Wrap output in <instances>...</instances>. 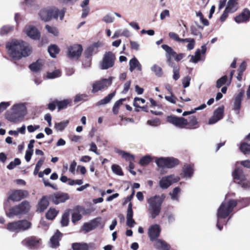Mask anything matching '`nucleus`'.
Here are the masks:
<instances>
[{
	"label": "nucleus",
	"mask_w": 250,
	"mask_h": 250,
	"mask_svg": "<svg viewBox=\"0 0 250 250\" xmlns=\"http://www.w3.org/2000/svg\"><path fill=\"white\" fill-rule=\"evenodd\" d=\"M6 47L9 55L14 60L27 57L32 52L31 47L22 40H12L7 43Z\"/></svg>",
	"instance_id": "f257e3e1"
},
{
	"label": "nucleus",
	"mask_w": 250,
	"mask_h": 250,
	"mask_svg": "<svg viewBox=\"0 0 250 250\" xmlns=\"http://www.w3.org/2000/svg\"><path fill=\"white\" fill-rule=\"evenodd\" d=\"M240 200H230L228 202H223L218 208L217 212V222L216 226L220 230L223 228L222 220L228 217L233 211L234 207H236Z\"/></svg>",
	"instance_id": "f03ea898"
},
{
	"label": "nucleus",
	"mask_w": 250,
	"mask_h": 250,
	"mask_svg": "<svg viewBox=\"0 0 250 250\" xmlns=\"http://www.w3.org/2000/svg\"><path fill=\"white\" fill-rule=\"evenodd\" d=\"M165 198V196L162 194L152 196L147 200L148 204L147 211L149 218L154 219L159 215Z\"/></svg>",
	"instance_id": "7ed1b4c3"
},
{
	"label": "nucleus",
	"mask_w": 250,
	"mask_h": 250,
	"mask_svg": "<svg viewBox=\"0 0 250 250\" xmlns=\"http://www.w3.org/2000/svg\"><path fill=\"white\" fill-rule=\"evenodd\" d=\"M65 12L64 9L59 10L56 7H51L41 9L39 13V16L41 19L44 21H49L52 19H56L58 17L62 21L63 19Z\"/></svg>",
	"instance_id": "20e7f679"
},
{
	"label": "nucleus",
	"mask_w": 250,
	"mask_h": 250,
	"mask_svg": "<svg viewBox=\"0 0 250 250\" xmlns=\"http://www.w3.org/2000/svg\"><path fill=\"white\" fill-rule=\"evenodd\" d=\"M8 206L9 202L7 201L4 203V208L7 216L9 218H11L14 215L25 214L29 211L30 208L29 203L27 201H23L18 206L10 208L8 212L6 209Z\"/></svg>",
	"instance_id": "39448f33"
},
{
	"label": "nucleus",
	"mask_w": 250,
	"mask_h": 250,
	"mask_svg": "<svg viewBox=\"0 0 250 250\" xmlns=\"http://www.w3.org/2000/svg\"><path fill=\"white\" fill-rule=\"evenodd\" d=\"M31 227V223L27 220H23L10 223L6 229L10 231L19 232L25 231Z\"/></svg>",
	"instance_id": "423d86ee"
},
{
	"label": "nucleus",
	"mask_w": 250,
	"mask_h": 250,
	"mask_svg": "<svg viewBox=\"0 0 250 250\" xmlns=\"http://www.w3.org/2000/svg\"><path fill=\"white\" fill-rule=\"evenodd\" d=\"M113 77H110L108 79H102L95 81L92 84L91 92L96 93L100 91L105 89L112 84Z\"/></svg>",
	"instance_id": "0eeeda50"
},
{
	"label": "nucleus",
	"mask_w": 250,
	"mask_h": 250,
	"mask_svg": "<svg viewBox=\"0 0 250 250\" xmlns=\"http://www.w3.org/2000/svg\"><path fill=\"white\" fill-rule=\"evenodd\" d=\"M115 59V56L112 52H105L100 64L101 69L104 70L112 67L114 64Z\"/></svg>",
	"instance_id": "6e6552de"
},
{
	"label": "nucleus",
	"mask_w": 250,
	"mask_h": 250,
	"mask_svg": "<svg viewBox=\"0 0 250 250\" xmlns=\"http://www.w3.org/2000/svg\"><path fill=\"white\" fill-rule=\"evenodd\" d=\"M21 244L28 249L35 250L40 248L42 245L41 239L35 236L29 237L21 241Z\"/></svg>",
	"instance_id": "1a4fd4ad"
},
{
	"label": "nucleus",
	"mask_w": 250,
	"mask_h": 250,
	"mask_svg": "<svg viewBox=\"0 0 250 250\" xmlns=\"http://www.w3.org/2000/svg\"><path fill=\"white\" fill-rule=\"evenodd\" d=\"M167 120L168 123L180 128H187L188 125V120L183 117L171 115L167 117Z\"/></svg>",
	"instance_id": "9d476101"
},
{
	"label": "nucleus",
	"mask_w": 250,
	"mask_h": 250,
	"mask_svg": "<svg viewBox=\"0 0 250 250\" xmlns=\"http://www.w3.org/2000/svg\"><path fill=\"white\" fill-rule=\"evenodd\" d=\"M180 178L174 175L164 176L159 181V186L162 189H167L172 184L179 181Z\"/></svg>",
	"instance_id": "9b49d317"
},
{
	"label": "nucleus",
	"mask_w": 250,
	"mask_h": 250,
	"mask_svg": "<svg viewBox=\"0 0 250 250\" xmlns=\"http://www.w3.org/2000/svg\"><path fill=\"white\" fill-rule=\"evenodd\" d=\"M88 213H89V211L88 209H85L82 206H77L73 209V213L72 214V221L75 223L82 219V215H86Z\"/></svg>",
	"instance_id": "f8f14e48"
},
{
	"label": "nucleus",
	"mask_w": 250,
	"mask_h": 250,
	"mask_svg": "<svg viewBox=\"0 0 250 250\" xmlns=\"http://www.w3.org/2000/svg\"><path fill=\"white\" fill-rule=\"evenodd\" d=\"M28 195V192L25 190H15L11 191L9 193L8 199L13 201L18 202L26 197Z\"/></svg>",
	"instance_id": "ddd939ff"
},
{
	"label": "nucleus",
	"mask_w": 250,
	"mask_h": 250,
	"mask_svg": "<svg viewBox=\"0 0 250 250\" xmlns=\"http://www.w3.org/2000/svg\"><path fill=\"white\" fill-rule=\"evenodd\" d=\"M83 51V47L80 44H74L68 48L67 55L70 59H78Z\"/></svg>",
	"instance_id": "4468645a"
},
{
	"label": "nucleus",
	"mask_w": 250,
	"mask_h": 250,
	"mask_svg": "<svg viewBox=\"0 0 250 250\" xmlns=\"http://www.w3.org/2000/svg\"><path fill=\"white\" fill-rule=\"evenodd\" d=\"M101 218L98 217L89 222L85 223L83 226V230L87 232L94 229L101 224Z\"/></svg>",
	"instance_id": "2eb2a0df"
},
{
	"label": "nucleus",
	"mask_w": 250,
	"mask_h": 250,
	"mask_svg": "<svg viewBox=\"0 0 250 250\" xmlns=\"http://www.w3.org/2000/svg\"><path fill=\"white\" fill-rule=\"evenodd\" d=\"M224 107L223 106L217 108L213 113V116L209 119L208 124L212 125L222 119L224 115Z\"/></svg>",
	"instance_id": "dca6fc26"
},
{
	"label": "nucleus",
	"mask_w": 250,
	"mask_h": 250,
	"mask_svg": "<svg viewBox=\"0 0 250 250\" xmlns=\"http://www.w3.org/2000/svg\"><path fill=\"white\" fill-rule=\"evenodd\" d=\"M24 32L29 37L33 40H38L40 33L38 29L32 25H27L25 27Z\"/></svg>",
	"instance_id": "f3484780"
},
{
	"label": "nucleus",
	"mask_w": 250,
	"mask_h": 250,
	"mask_svg": "<svg viewBox=\"0 0 250 250\" xmlns=\"http://www.w3.org/2000/svg\"><path fill=\"white\" fill-rule=\"evenodd\" d=\"M161 232V228L159 225L155 224L149 227L148 231V236L151 241L158 238Z\"/></svg>",
	"instance_id": "a211bd4d"
},
{
	"label": "nucleus",
	"mask_w": 250,
	"mask_h": 250,
	"mask_svg": "<svg viewBox=\"0 0 250 250\" xmlns=\"http://www.w3.org/2000/svg\"><path fill=\"white\" fill-rule=\"evenodd\" d=\"M69 198V195L65 193H56L51 196L52 202L56 205L64 203Z\"/></svg>",
	"instance_id": "6ab92c4d"
},
{
	"label": "nucleus",
	"mask_w": 250,
	"mask_h": 250,
	"mask_svg": "<svg viewBox=\"0 0 250 250\" xmlns=\"http://www.w3.org/2000/svg\"><path fill=\"white\" fill-rule=\"evenodd\" d=\"M11 110L15 111L22 118L26 114V107L25 103H19L14 104L11 107Z\"/></svg>",
	"instance_id": "aec40b11"
},
{
	"label": "nucleus",
	"mask_w": 250,
	"mask_h": 250,
	"mask_svg": "<svg viewBox=\"0 0 250 250\" xmlns=\"http://www.w3.org/2000/svg\"><path fill=\"white\" fill-rule=\"evenodd\" d=\"M207 44H205L201 46V50L200 49H197L195 52V55L194 56H191V59L190 60V62H193L194 63H197L198 62L201 61V55L205 54L207 51Z\"/></svg>",
	"instance_id": "412c9836"
},
{
	"label": "nucleus",
	"mask_w": 250,
	"mask_h": 250,
	"mask_svg": "<svg viewBox=\"0 0 250 250\" xmlns=\"http://www.w3.org/2000/svg\"><path fill=\"white\" fill-rule=\"evenodd\" d=\"M250 11L245 9L240 15L235 18V21L237 23L246 22L250 20Z\"/></svg>",
	"instance_id": "4be33fe9"
},
{
	"label": "nucleus",
	"mask_w": 250,
	"mask_h": 250,
	"mask_svg": "<svg viewBox=\"0 0 250 250\" xmlns=\"http://www.w3.org/2000/svg\"><path fill=\"white\" fill-rule=\"evenodd\" d=\"M5 118L12 123H17L20 122L23 118H22L19 114L17 113L15 111H7L5 114Z\"/></svg>",
	"instance_id": "5701e85b"
},
{
	"label": "nucleus",
	"mask_w": 250,
	"mask_h": 250,
	"mask_svg": "<svg viewBox=\"0 0 250 250\" xmlns=\"http://www.w3.org/2000/svg\"><path fill=\"white\" fill-rule=\"evenodd\" d=\"M100 45V43L96 42L89 46L84 52V55L86 58L89 59L93 54H96L98 52V48Z\"/></svg>",
	"instance_id": "b1692460"
},
{
	"label": "nucleus",
	"mask_w": 250,
	"mask_h": 250,
	"mask_svg": "<svg viewBox=\"0 0 250 250\" xmlns=\"http://www.w3.org/2000/svg\"><path fill=\"white\" fill-rule=\"evenodd\" d=\"M62 234L57 230L56 233L50 239V247L52 248H56L59 246V241Z\"/></svg>",
	"instance_id": "393cba45"
},
{
	"label": "nucleus",
	"mask_w": 250,
	"mask_h": 250,
	"mask_svg": "<svg viewBox=\"0 0 250 250\" xmlns=\"http://www.w3.org/2000/svg\"><path fill=\"white\" fill-rule=\"evenodd\" d=\"M49 202L46 196H43L37 205V211L42 212L48 207Z\"/></svg>",
	"instance_id": "a878e982"
},
{
	"label": "nucleus",
	"mask_w": 250,
	"mask_h": 250,
	"mask_svg": "<svg viewBox=\"0 0 250 250\" xmlns=\"http://www.w3.org/2000/svg\"><path fill=\"white\" fill-rule=\"evenodd\" d=\"M129 65L130 72H133L135 69L139 71H142V65L135 57L129 61Z\"/></svg>",
	"instance_id": "bb28decb"
},
{
	"label": "nucleus",
	"mask_w": 250,
	"mask_h": 250,
	"mask_svg": "<svg viewBox=\"0 0 250 250\" xmlns=\"http://www.w3.org/2000/svg\"><path fill=\"white\" fill-rule=\"evenodd\" d=\"M183 169L184 177L191 178L194 172L193 165L190 164L185 165Z\"/></svg>",
	"instance_id": "cd10ccee"
},
{
	"label": "nucleus",
	"mask_w": 250,
	"mask_h": 250,
	"mask_svg": "<svg viewBox=\"0 0 250 250\" xmlns=\"http://www.w3.org/2000/svg\"><path fill=\"white\" fill-rule=\"evenodd\" d=\"M244 92H240L235 97L234 101V110L238 112L241 107V102L243 96Z\"/></svg>",
	"instance_id": "c85d7f7f"
},
{
	"label": "nucleus",
	"mask_w": 250,
	"mask_h": 250,
	"mask_svg": "<svg viewBox=\"0 0 250 250\" xmlns=\"http://www.w3.org/2000/svg\"><path fill=\"white\" fill-rule=\"evenodd\" d=\"M199 122L197 121L196 117L194 116H191L189 118V122L187 126V129H194L199 127Z\"/></svg>",
	"instance_id": "c756f323"
},
{
	"label": "nucleus",
	"mask_w": 250,
	"mask_h": 250,
	"mask_svg": "<svg viewBox=\"0 0 250 250\" xmlns=\"http://www.w3.org/2000/svg\"><path fill=\"white\" fill-rule=\"evenodd\" d=\"M232 176L234 179L242 181L245 180V176L243 174V170L241 168H236L232 172Z\"/></svg>",
	"instance_id": "7c9ffc66"
},
{
	"label": "nucleus",
	"mask_w": 250,
	"mask_h": 250,
	"mask_svg": "<svg viewBox=\"0 0 250 250\" xmlns=\"http://www.w3.org/2000/svg\"><path fill=\"white\" fill-rule=\"evenodd\" d=\"M247 137V142L242 143L240 147L241 151L245 154H249L250 153V134Z\"/></svg>",
	"instance_id": "2f4dec72"
},
{
	"label": "nucleus",
	"mask_w": 250,
	"mask_h": 250,
	"mask_svg": "<svg viewBox=\"0 0 250 250\" xmlns=\"http://www.w3.org/2000/svg\"><path fill=\"white\" fill-rule=\"evenodd\" d=\"M238 9L237 3L235 0H229L228 2L226 10L229 13H233Z\"/></svg>",
	"instance_id": "473e14b6"
},
{
	"label": "nucleus",
	"mask_w": 250,
	"mask_h": 250,
	"mask_svg": "<svg viewBox=\"0 0 250 250\" xmlns=\"http://www.w3.org/2000/svg\"><path fill=\"white\" fill-rule=\"evenodd\" d=\"M155 246L156 248L161 250H169V246L164 241L158 239L156 241Z\"/></svg>",
	"instance_id": "72a5a7b5"
},
{
	"label": "nucleus",
	"mask_w": 250,
	"mask_h": 250,
	"mask_svg": "<svg viewBox=\"0 0 250 250\" xmlns=\"http://www.w3.org/2000/svg\"><path fill=\"white\" fill-rule=\"evenodd\" d=\"M116 152L121 155L123 158L128 161L129 163L132 162L134 160V156L128 152L120 150H117Z\"/></svg>",
	"instance_id": "f704fd0d"
},
{
	"label": "nucleus",
	"mask_w": 250,
	"mask_h": 250,
	"mask_svg": "<svg viewBox=\"0 0 250 250\" xmlns=\"http://www.w3.org/2000/svg\"><path fill=\"white\" fill-rule=\"evenodd\" d=\"M115 94H116V91H114L113 92L110 93L107 96H106L105 98L100 100L97 103V105H104V104H106L109 103L111 101L112 99L115 96Z\"/></svg>",
	"instance_id": "c9c22d12"
},
{
	"label": "nucleus",
	"mask_w": 250,
	"mask_h": 250,
	"mask_svg": "<svg viewBox=\"0 0 250 250\" xmlns=\"http://www.w3.org/2000/svg\"><path fill=\"white\" fill-rule=\"evenodd\" d=\"M163 217L166 218L168 224L173 223L176 220L175 214L170 211H167L164 213Z\"/></svg>",
	"instance_id": "e433bc0d"
},
{
	"label": "nucleus",
	"mask_w": 250,
	"mask_h": 250,
	"mask_svg": "<svg viewBox=\"0 0 250 250\" xmlns=\"http://www.w3.org/2000/svg\"><path fill=\"white\" fill-rule=\"evenodd\" d=\"M162 48L166 52V57H173L176 55V52L170 46L166 44H163Z\"/></svg>",
	"instance_id": "4c0bfd02"
},
{
	"label": "nucleus",
	"mask_w": 250,
	"mask_h": 250,
	"mask_svg": "<svg viewBox=\"0 0 250 250\" xmlns=\"http://www.w3.org/2000/svg\"><path fill=\"white\" fill-rule=\"evenodd\" d=\"M73 250H88V246L86 243H75L72 245Z\"/></svg>",
	"instance_id": "58836bf2"
},
{
	"label": "nucleus",
	"mask_w": 250,
	"mask_h": 250,
	"mask_svg": "<svg viewBox=\"0 0 250 250\" xmlns=\"http://www.w3.org/2000/svg\"><path fill=\"white\" fill-rule=\"evenodd\" d=\"M42 60H37L35 62L32 63L29 65V68L32 71L38 72L42 66Z\"/></svg>",
	"instance_id": "ea45409f"
},
{
	"label": "nucleus",
	"mask_w": 250,
	"mask_h": 250,
	"mask_svg": "<svg viewBox=\"0 0 250 250\" xmlns=\"http://www.w3.org/2000/svg\"><path fill=\"white\" fill-rule=\"evenodd\" d=\"M62 75V72L59 69H57L53 72H48L46 74V78L48 79H52L60 77Z\"/></svg>",
	"instance_id": "a19ab883"
},
{
	"label": "nucleus",
	"mask_w": 250,
	"mask_h": 250,
	"mask_svg": "<svg viewBox=\"0 0 250 250\" xmlns=\"http://www.w3.org/2000/svg\"><path fill=\"white\" fill-rule=\"evenodd\" d=\"M179 164L178 159L174 158H167L166 167L172 168Z\"/></svg>",
	"instance_id": "79ce46f5"
},
{
	"label": "nucleus",
	"mask_w": 250,
	"mask_h": 250,
	"mask_svg": "<svg viewBox=\"0 0 250 250\" xmlns=\"http://www.w3.org/2000/svg\"><path fill=\"white\" fill-rule=\"evenodd\" d=\"M70 102L71 101L68 99L62 101H58L56 100V103L59 110L66 108Z\"/></svg>",
	"instance_id": "37998d69"
},
{
	"label": "nucleus",
	"mask_w": 250,
	"mask_h": 250,
	"mask_svg": "<svg viewBox=\"0 0 250 250\" xmlns=\"http://www.w3.org/2000/svg\"><path fill=\"white\" fill-rule=\"evenodd\" d=\"M188 42L187 46V49L188 50H191L193 49L195 45V41L194 39L192 38H186L184 39L182 43Z\"/></svg>",
	"instance_id": "c03bdc74"
},
{
	"label": "nucleus",
	"mask_w": 250,
	"mask_h": 250,
	"mask_svg": "<svg viewBox=\"0 0 250 250\" xmlns=\"http://www.w3.org/2000/svg\"><path fill=\"white\" fill-rule=\"evenodd\" d=\"M69 122V120H67L60 123H56L54 127L58 131H62L67 126Z\"/></svg>",
	"instance_id": "a18cd8bd"
},
{
	"label": "nucleus",
	"mask_w": 250,
	"mask_h": 250,
	"mask_svg": "<svg viewBox=\"0 0 250 250\" xmlns=\"http://www.w3.org/2000/svg\"><path fill=\"white\" fill-rule=\"evenodd\" d=\"M152 161V158L148 155H146L141 158L139 164L142 166H146Z\"/></svg>",
	"instance_id": "49530a36"
},
{
	"label": "nucleus",
	"mask_w": 250,
	"mask_h": 250,
	"mask_svg": "<svg viewBox=\"0 0 250 250\" xmlns=\"http://www.w3.org/2000/svg\"><path fill=\"white\" fill-rule=\"evenodd\" d=\"M60 49L56 45H52L48 48V51L52 58H55L56 54H58Z\"/></svg>",
	"instance_id": "de8ad7c7"
},
{
	"label": "nucleus",
	"mask_w": 250,
	"mask_h": 250,
	"mask_svg": "<svg viewBox=\"0 0 250 250\" xmlns=\"http://www.w3.org/2000/svg\"><path fill=\"white\" fill-rule=\"evenodd\" d=\"M180 192V188L179 187L174 188L172 192L169 193L171 196V199L174 201H178Z\"/></svg>",
	"instance_id": "09e8293b"
},
{
	"label": "nucleus",
	"mask_w": 250,
	"mask_h": 250,
	"mask_svg": "<svg viewBox=\"0 0 250 250\" xmlns=\"http://www.w3.org/2000/svg\"><path fill=\"white\" fill-rule=\"evenodd\" d=\"M58 211L55 208H50L46 213V217L47 219L53 220L56 216Z\"/></svg>",
	"instance_id": "8fccbe9b"
},
{
	"label": "nucleus",
	"mask_w": 250,
	"mask_h": 250,
	"mask_svg": "<svg viewBox=\"0 0 250 250\" xmlns=\"http://www.w3.org/2000/svg\"><path fill=\"white\" fill-rule=\"evenodd\" d=\"M14 29V26L11 25H4L0 29V35H4L12 31Z\"/></svg>",
	"instance_id": "3c124183"
},
{
	"label": "nucleus",
	"mask_w": 250,
	"mask_h": 250,
	"mask_svg": "<svg viewBox=\"0 0 250 250\" xmlns=\"http://www.w3.org/2000/svg\"><path fill=\"white\" fill-rule=\"evenodd\" d=\"M125 100V98L120 99L116 101L113 107L112 111L114 114L117 115L119 112V106L122 104L123 102Z\"/></svg>",
	"instance_id": "603ef678"
},
{
	"label": "nucleus",
	"mask_w": 250,
	"mask_h": 250,
	"mask_svg": "<svg viewBox=\"0 0 250 250\" xmlns=\"http://www.w3.org/2000/svg\"><path fill=\"white\" fill-rule=\"evenodd\" d=\"M151 70L158 77H161L163 75L162 69L157 64H154L151 67Z\"/></svg>",
	"instance_id": "864d4df0"
},
{
	"label": "nucleus",
	"mask_w": 250,
	"mask_h": 250,
	"mask_svg": "<svg viewBox=\"0 0 250 250\" xmlns=\"http://www.w3.org/2000/svg\"><path fill=\"white\" fill-rule=\"evenodd\" d=\"M111 169L114 173L120 176L123 175V172L122 168L119 166L115 164L112 165L111 166Z\"/></svg>",
	"instance_id": "5fc2aeb1"
},
{
	"label": "nucleus",
	"mask_w": 250,
	"mask_h": 250,
	"mask_svg": "<svg viewBox=\"0 0 250 250\" xmlns=\"http://www.w3.org/2000/svg\"><path fill=\"white\" fill-rule=\"evenodd\" d=\"M88 100V95L85 94H77L74 99V102L78 103L81 101H86Z\"/></svg>",
	"instance_id": "6e6d98bb"
},
{
	"label": "nucleus",
	"mask_w": 250,
	"mask_h": 250,
	"mask_svg": "<svg viewBox=\"0 0 250 250\" xmlns=\"http://www.w3.org/2000/svg\"><path fill=\"white\" fill-rule=\"evenodd\" d=\"M21 160L19 158H15L13 161H12L7 166L8 169L11 170L14 169L17 166L21 164Z\"/></svg>",
	"instance_id": "4d7b16f0"
},
{
	"label": "nucleus",
	"mask_w": 250,
	"mask_h": 250,
	"mask_svg": "<svg viewBox=\"0 0 250 250\" xmlns=\"http://www.w3.org/2000/svg\"><path fill=\"white\" fill-rule=\"evenodd\" d=\"M167 158H160L156 160V163L159 167H166Z\"/></svg>",
	"instance_id": "13d9d810"
},
{
	"label": "nucleus",
	"mask_w": 250,
	"mask_h": 250,
	"mask_svg": "<svg viewBox=\"0 0 250 250\" xmlns=\"http://www.w3.org/2000/svg\"><path fill=\"white\" fill-rule=\"evenodd\" d=\"M69 214L68 212H65L62 216L61 220V224L62 226H66L69 222Z\"/></svg>",
	"instance_id": "bf43d9fd"
},
{
	"label": "nucleus",
	"mask_w": 250,
	"mask_h": 250,
	"mask_svg": "<svg viewBox=\"0 0 250 250\" xmlns=\"http://www.w3.org/2000/svg\"><path fill=\"white\" fill-rule=\"evenodd\" d=\"M168 36L170 37V38L179 42L182 43L184 40V39H181L179 38L178 34L173 32H169L168 33Z\"/></svg>",
	"instance_id": "052dcab7"
},
{
	"label": "nucleus",
	"mask_w": 250,
	"mask_h": 250,
	"mask_svg": "<svg viewBox=\"0 0 250 250\" xmlns=\"http://www.w3.org/2000/svg\"><path fill=\"white\" fill-rule=\"evenodd\" d=\"M44 161V158H42L39 160L37 163L36 164L34 171V174L35 175H37L39 171L40 170V169L42 166L43 165V162Z\"/></svg>",
	"instance_id": "680f3d73"
},
{
	"label": "nucleus",
	"mask_w": 250,
	"mask_h": 250,
	"mask_svg": "<svg viewBox=\"0 0 250 250\" xmlns=\"http://www.w3.org/2000/svg\"><path fill=\"white\" fill-rule=\"evenodd\" d=\"M102 21L106 23H112L114 21V18L110 14H107L103 17Z\"/></svg>",
	"instance_id": "e2e57ef3"
},
{
	"label": "nucleus",
	"mask_w": 250,
	"mask_h": 250,
	"mask_svg": "<svg viewBox=\"0 0 250 250\" xmlns=\"http://www.w3.org/2000/svg\"><path fill=\"white\" fill-rule=\"evenodd\" d=\"M227 76L225 75L221 77L220 79H218L216 82V87L217 88L221 87L223 84L226 83L227 81Z\"/></svg>",
	"instance_id": "0e129e2a"
},
{
	"label": "nucleus",
	"mask_w": 250,
	"mask_h": 250,
	"mask_svg": "<svg viewBox=\"0 0 250 250\" xmlns=\"http://www.w3.org/2000/svg\"><path fill=\"white\" fill-rule=\"evenodd\" d=\"M145 102V100L143 98L135 97L134 99L133 105L136 107H139L140 104H144Z\"/></svg>",
	"instance_id": "69168bd1"
},
{
	"label": "nucleus",
	"mask_w": 250,
	"mask_h": 250,
	"mask_svg": "<svg viewBox=\"0 0 250 250\" xmlns=\"http://www.w3.org/2000/svg\"><path fill=\"white\" fill-rule=\"evenodd\" d=\"M45 28L49 33H51L54 36L58 35V32L56 27L50 26L49 25H46L45 26Z\"/></svg>",
	"instance_id": "338daca9"
},
{
	"label": "nucleus",
	"mask_w": 250,
	"mask_h": 250,
	"mask_svg": "<svg viewBox=\"0 0 250 250\" xmlns=\"http://www.w3.org/2000/svg\"><path fill=\"white\" fill-rule=\"evenodd\" d=\"M148 125L153 126H157L160 125V121L158 118H155L152 120H148L147 122Z\"/></svg>",
	"instance_id": "774afa93"
}]
</instances>
